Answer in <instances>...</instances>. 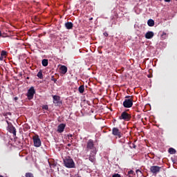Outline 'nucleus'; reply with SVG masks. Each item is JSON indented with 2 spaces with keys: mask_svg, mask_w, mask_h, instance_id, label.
Segmentation results:
<instances>
[{
  "mask_svg": "<svg viewBox=\"0 0 177 177\" xmlns=\"http://www.w3.org/2000/svg\"><path fill=\"white\" fill-rule=\"evenodd\" d=\"M150 169H151V172H152V174H157V173L160 172L161 167H158V166H151Z\"/></svg>",
  "mask_w": 177,
  "mask_h": 177,
  "instance_id": "obj_6",
  "label": "nucleus"
},
{
  "mask_svg": "<svg viewBox=\"0 0 177 177\" xmlns=\"http://www.w3.org/2000/svg\"><path fill=\"white\" fill-rule=\"evenodd\" d=\"M87 149L92 150L91 152H93L94 154H96V153H97V150L96 149V148H95V146L93 145V140H89L88 141Z\"/></svg>",
  "mask_w": 177,
  "mask_h": 177,
  "instance_id": "obj_2",
  "label": "nucleus"
},
{
  "mask_svg": "<svg viewBox=\"0 0 177 177\" xmlns=\"http://www.w3.org/2000/svg\"><path fill=\"white\" fill-rule=\"evenodd\" d=\"M136 174L138 175H142V171H140V170L138 169V170H136Z\"/></svg>",
  "mask_w": 177,
  "mask_h": 177,
  "instance_id": "obj_23",
  "label": "nucleus"
},
{
  "mask_svg": "<svg viewBox=\"0 0 177 177\" xmlns=\"http://www.w3.org/2000/svg\"><path fill=\"white\" fill-rule=\"evenodd\" d=\"M93 18H90V20H93Z\"/></svg>",
  "mask_w": 177,
  "mask_h": 177,
  "instance_id": "obj_32",
  "label": "nucleus"
},
{
  "mask_svg": "<svg viewBox=\"0 0 177 177\" xmlns=\"http://www.w3.org/2000/svg\"><path fill=\"white\" fill-rule=\"evenodd\" d=\"M41 63L44 67H46V66H48V59H43Z\"/></svg>",
  "mask_w": 177,
  "mask_h": 177,
  "instance_id": "obj_18",
  "label": "nucleus"
},
{
  "mask_svg": "<svg viewBox=\"0 0 177 177\" xmlns=\"http://www.w3.org/2000/svg\"><path fill=\"white\" fill-rule=\"evenodd\" d=\"M112 177H121V176L118 174H114Z\"/></svg>",
  "mask_w": 177,
  "mask_h": 177,
  "instance_id": "obj_25",
  "label": "nucleus"
},
{
  "mask_svg": "<svg viewBox=\"0 0 177 177\" xmlns=\"http://www.w3.org/2000/svg\"><path fill=\"white\" fill-rule=\"evenodd\" d=\"M34 95H35V89H34V87H30L28 91V94H27L28 99L29 100H31V99L34 98Z\"/></svg>",
  "mask_w": 177,
  "mask_h": 177,
  "instance_id": "obj_3",
  "label": "nucleus"
},
{
  "mask_svg": "<svg viewBox=\"0 0 177 177\" xmlns=\"http://www.w3.org/2000/svg\"><path fill=\"white\" fill-rule=\"evenodd\" d=\"M64 166L66 168H74L75 167V163L74 160L71 157L68 156L63 159Z\"/></svg>",
  "mask_w": 177,
  "mask_h": 177,
  "instance_id": "obj_1",
  "label": "nucleus"
},
{
  "mask_svg": "<svg viewBox=\"0 0 177 177\" xmlns=\"http://www.w3.org/2000/svg\"><path fill=\"white\" fill-rule=\"evenodd\" d=\"M26 177H34V176L31 173H26Z\"/></svg>",
  "mask_w": 177,
  "mask_h": 177,
  "instance_id": "obj_21",
  "label": "nucleus"
},
{
  "mask_svg": "<svg viewBox=\"0 0 177 177\" xmlns=\"http://www.w3.org/2000/svg\"><path fill=\"white\" fill-rule=\"evenodd\" d=\"M0 60H2V57H0Z\"/></svg>",
  "mask_w": 177,
  "mask_h": 177,
  "instance_id": "obj_33",
  "label": "nucleus"
},
{
  "mask_svg": "<svg viewBox=\"0 0 177 177\" xmlns=\"http://www.w3.org/2000/svg\"><path fill=\"white\" fill-rule=\"evenodd\" d=\"M120 120H129V114H128L127 112H123L120 118Z\"/></svg>",
  "mask_w": 177,
  "mask_h": 177,
  "instance_id": "obj_8",
  "label": "nucleus"
},
{
  "mask_svg": "<svg viewBox=\"0 0 177 177\" xmlns=\"http://www.w3.org/2000/svg\"><path fill=\"white\" fill-rule=\"evenodd\" d=\"M95 156H96V154H95L93 152H91L88 158L89 161H91V162H95V161H96Z\"/></svg>",
  "mask_w": 177,
  "mask_h": 177,
  "instance_id": "obj_11",
  "label": "nucleus"
},
{
  "mask_svg": "<svg viewBox=\"0 0 177 177\" xmlns=\"http://www.w3.org/2000/svg\"><path fill=\"white\" fill-rule=\"evenodd\" d=\"M147 24L149 27H153V26H154V20L153 19L148 20Z\"/></svg>",
  "mask_w": 177,
  "mask_h": 177,
  "instance_id": "obj_16",
  "label": "nucleus"
},
{
  "mask_svg": "<svg viewBox=\"0 0 177 177\" xmlns=\"http://www.w3.org/2000/svg\"><path fill=\"white\" fill-rule=\"evenodd\" d=\"M123 106L126 109H130V107L133 106V102L131 99H127L123 102Z\"/></svg>",
  "mask_w": 177,
  "mask_h": 177,
  "instance_id": "obj_4",
  "label": "nucleus"
},
{
  "mask_svg": "<svg viewBox=\"0 0 177 177\" xmlns=\"http://www.w3.org/2000/svg\"><path fill=\"white\" fill-rule=\"evenodd\" d=\"M68 146H69V147L71 146V144H68Z\"/></svg>",
  "mask_w": 177,
  "mask_h": 177,
  "instance_id": "obj_31",
  "label": "nucleus"
},
{
  "mask_svg": "<svg viewBox=\"0 0 177 177\" xmlns=\"http://www.w3.org/2000/svg\"><path fill=\"white\" fill-rule=\"evenodd\" d=\"M33 143L35 147H41V139L38 136L33 137Z\"/></svg>",
  "mask_w": 177,
  "mask_h": 177,
  "instance_id": "obj_5",
  "label": "nucleus"
},
{
  "mask_svg": "<svg viewBox=\"0 0 177 177\" xmlns=\"http://www.w3.org/2000/svg\"><path fill=\"white\" fill-rule=\"evenodd\" d=\"M59 100H60V97H59L57 95L53 96V103H55V104H57V103H59Z\"/></svg>",
  "mask_w": 177,
  "mask_h": 177,
  "instance_id": "obj_15",
  "label": "nucleus"
},
{
  "mask_svg": "<svg viewBox=\"0 0 177 177\" xmlns=\"http://www.w3.org/2000/svg\"><path fill=\"white\" fill-rule=\"evenodd\" d=\"M113 135L115 136H118V138H121V132H120V130L117 128L113 129Z\"/></svg>",
  "mask_w": 177,
  "mask_h": 177,
  "instance_id": "obj_7",
  "label": "nucleus"
},
{
  "mask_svg": "<svg viewBox=\"0 0 177 177\" xmlns=\"http://www.w3.org/2000/svg\"><path fill=\"white\" fill-rule=\"evenodd\" d=\"M65 27L67 30H71L73 28V23L67 22L65 24Z\"/></svg>",
  "mask_w": 177,
  "mask_h": 177,
  "instance_id": "obj_14",
  "label": "nucleus"
},
{
  "mask_svg": "<svg viewBox=\"0 0 177 177\" xmlns=\"http://www.w3.org/2000/svg\"><path fill=\"white\" fill-rule=\"evenodd\" d=\"M42 109H44V110H48V105L43 106Z\"/></svg>",
  "mask_w": 177,
  "mask_h": 177,
  "instance_id": "obj_24",
  "label": "nucleus"
},
{
  "mask_svg": "<svg viewBox=\"0 0 177 177\" xmlns=\"http://www.w3.org/2000/svg\"><path fill=\"white\" fill-rule=\"evenodd\" d=\"M0 37H2V32L0 30Z\"/></svg>",
  "mask_w": 177,
  "mask_h": 177,
  "instance_id": "obj_29",
  "label": "nucleus"
},
{
  "mask_svg": "<svg viewBox=\"0 0 177 177\" xmlns=\"http://www.w3.org/2000/svg\"><path fill=\"white\" fill-rule=\"evenodd\" d=\"M1 56H6V51L2 50L1 51Z\"/></svg>",
  "mask_w": 177,
  "mask_h": 177,
  "instance_id": "obj_22",
  "label": "nucleus"
},
{
  "mask_svg": "<svg viewBox=\"0 0 177 177\" xmlns=\"http://www.w3.org/2000/svg\"><path fill=\"white\" fill-rule=\"evenodd\" d=\"M104 37H109V34L107 32L104 33Z\"/></svg>",
  "mask_w": 177,
  "mask_h": 177,
  "instance_id": "obj_27",
  "label": "nucleus"
},
{
  "mask_svg": "<svg viewBox=\"0 0 177 177\" xmlns=\"http://www.w3.org/2000/svg\"><path fill=\"white\" fill-rule=\"evenodd\" d=\"M84 91H85V87L84 86H80L79 87L80 93H84Z\"/></svg>",
  "mask_w": 177,
  "mask_h": 177,
  "instance_id": "obj_17",
  "label": "nucleus"
},
{
  "mask_svg": "<svg viewBox=\"0 0 177 177\" xmlns=\"http://www.w3.org/2000/svg\"><path fill=\"white\" fill-rule=\"evenodd\" d=\"M0 177H3V176H0Z\"/></svg>",
  "mask_w": 177,
  "mask_h": 177,
  "instance_id": "obj_34",
  "label": "nucleus"
},
{
  "mask_svg": "<svg viewBox=\"0 0 177 177\" xmlns=\"http://www.w3.org/2000/svg\"><path fill=\"white\" fill-rule=\"evenodd\" d=\"M59 70H61L62 74H66L67 73V67L66 66H62Z\"/></svg>",
  "mask_w": 177,
  "mask_h": 177,
  "instance_id": "obj_13",
  "label": "nucleus"
},
{
  "mask_svg": "<svg viewBox=\"0 0 177 177\" xmlns=\"http://www.w3.org/2000/svg\"><path fill=\"white\" fill-rule=\"evenodd\" d=\"M128 174H129V175H131V174H133V171H132V170L129 171H128Z\"/></svg>",
  "mask_w": 177,
  "mask_h": 177,
  "instance_id": "obj_26",
  "label": "nucleus"
},
{
  "mask_svg": "<svg viewBox=\"0 0 177 177\" xmlns=\"http://www.w3.org/2000/svg\"><path fill=\"white\" fill-rule=\"evenodd\" d=\"M64 128H66V124H60L58 126L57 132H59V133H62V132H64Z\"/></svg>",
  "mask_w": 177,
  "mask_h": 177,
  "instance_id": "obj_9",
  "label": "nucleus"
},
{
  "mask_svg": "<svg viewBox=\"0 0 177 177\" xmlns=\"http://www.w3.org/2000/svg\"><path fill=\"white\" fill-rule=\"evenodd\" d=\"M70 138H73V134L68 135Z\"/></svg>",
  "mask_w": 177,
  "mask_h": 177,
  "instance_id": "obj_28",
  "label": "nucleus"
},
{
  "mask_svg": "<svg viewBox=\"0 0 177 177\" xmlns=\"http://www.w3.org/2000/svg\"><path fill=\"white\" fill-rule=\"evenodd\" d=\"M169 153L170 154H175V153H176V150H175V149H174V148H170L169 149Z\"/></svg>",
  "mask_w": 177,
  "mask_h": 177,
  "instance_id": "obj_19",
  "label": "nucleus"
},
{
  "mask_svg": "<svg viewBox=\"0 0 177 177\" xmlns=\"http://www.w3.org/2000/svg\"><path fill=\"white\" fill-rule=\"evenodd\" d=\"M9 131L10 132V133H12L14 135V136H16V128H15V127L10 126Z\"/></svg>",
  "mask_w": 177,
  "mask_h": 177,
  "instance_id": "obj_12",
  "label": "nucleus"
},
{
  "mask_svg": "<svg viewBox=\"0 0 177 177\" xmlns=\"http://www.w3.org/2000/svg\"><path fill=\"white\" fill-rule=\"evenodd\" d=\"M37 77H38V78H40V80H42V78H44V76L42 75V72L41 71L38 72Z\"/></svg>",
  "mask_w": 177,
  "mask_h": 177,
  "instance_id": "obj_20",
  "label": "nucleus"
},
{
  "mask_svg": "<svg viewBox=\"0 0 177 177\" xmlns=\"http://www.w3.org/2000/svg\"><path fill=\"white\" fill-rule=\"evenodd\" d=\"M165 2H169L171 0H165Z\"/></svg>",
  "mask_w": 177,
  "mask_h": 177,
  "instance_id": "obj_30",
  "label": "nucleus"
},
{
  "mask_svg": "<svg viewBox=\"0 0 177 177\" xmlns=\"http://www.w3.org/2000/svg\"><path fill=\"white\" fill-rule=\"evenodd\" d=\"M153 37H154V32L151 31L147 32L145 34V38H147V39H151Z\"/></svg>",
  "mask_w": 177,
  "mask_h": 177,
  "instance_id": "obj_10",
  "label": "nucleus"
}]
</instances>
